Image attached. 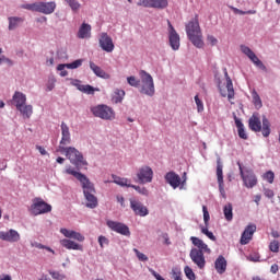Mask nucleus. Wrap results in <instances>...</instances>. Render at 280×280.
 Segmentation results:
<instances>
[{
    "instance_id": "f257e3e1",
    "label": "nucleus",
    "mask_w": 280,
    "mask_h": 280,
    "mask_svg": "<svg viewBox=\"0 0 280 280\" xmlns=\"http://www.w3.org/2000/svg\"><path fill=\"white\" fill-rule=\"evenodd\" d=\"M66 174H70L71 176H74L77 180L81 182L83 194L85 196V199L88 200L86 207L89 209H95L97 207V197H95V186H93V183L89 180V177L86 175L74 171L71 168V166L66 168Z\"/></svg>"
},
{
    "instance_id": "f03ea898",
    "label": "nucleus",
    "mask_w": 280,
    "mask_h": 280,
    "mask_svg": "<svg viewBox=\"0 0 280 280\" xmlns=\"http://www.w3.org/2000/svg\"><path fill=\"white\" fill-rule=\"evenodd\" d=\"M186 34L195 47L198 49H202V47H205V42L202 40V31L200 30V22H198V16L186 24Z\"/></svg>"
},
{
    "instance_id": "7ed1b4c3",
    "label": "nucleus",
    "mask_w": 280,
    "mask_h": 280,
    "mask_svg": "<svg viewBox=\"0 0 280 280\" xmlns=\"http://www.w3.org/2000/svg\"><path fill=\"white\" fill-rule=\"evenodd\" d=\"M57 152H60V154H66L67 159H69L72 165H86V161H84L82 153H80V151L73 147H63V150L57 149Z\"/></svg>"
},
{
    "instance_id": "20e7f679",
    "label": "nucleus",
    "mask_w": 280,
    "mask_h": 280,
    "mask_svg": "<svg viewBox=\"0 0 280 280\" xmlns=\"http://www.w3.org/2000/svg\"><path fill=\"white\" fill-rule=\"evenodd\" d=\"M24 10L31 12H40L42 14H54L56 12V2H35L32 4H24Z\"/></svg>"
},
{
    "instance_id": "39448f33",
    "label": "nucleus",
    "mask_w": 280,
    "mask_h": 280,
    "mask_svg": "<svg viewBox=\"0 0 280 280\" xmlns=\"http://www.w3.org/2000/svg\"><path fill=\"white\" fill-rule=\"evenodd\" d=\"M140 78H141L140 93H143V95H149V97H152L155 93L154 79H152V75L145 72V70L140 71Z\"/></svg>"
},
{
    "instance_id": "423d86ee",
    "label": "nucleus",
    "mask_w": 280,
    "mask_h": 280,
    "mask_svg": "<svg viewBox=\"0 0 280 280\" xmlns=\"http://www.w3.org/2000/svg\"><path fill=\"white\" fill-rule=\"evenodd\" d=\"M91 113L94 117H98V119H104L105 121H113L115 119V110L108 105L102 104L91 107Z\"/></svg>"
},
{
    "instance_id": "0eeeda50",
    "label": "nucleus",
    "mask_w": 280,
    "mask_h": 280,
    "mask_svg": "<svg viewBox=\"0 0 280 280\" xmlns=\"http://www.w3.org/2000/svg\"><path fill=\"white\" fill-rule=\"evenodd\" d=\"M203 248H207V247L205 246L195 247L190 250V254H189L191 261L197 265L199 270H203L205 266H207Z\"/></svg>"
},
{
    "instance_id": "6e6552de",
    "label": "nucleus",
    "mask_w": 280,
    "mask_h": 280,
    "mask_svg": "<svg viewBox=\"0 0 280 280\" xmlns=\"http://www.w3.org/2000/svg\"><path fill=\"white\" fill-rule=\"evenodd\" d=\"M168 25V43L173 51H178L180 49V35L176 32V28L172 25V22L167 20Z\"/></svg>"
},
{
    "instance_id": "1a4fd4ad",
    "label": "nucleus",
    "mask_w": 280,
    "mask_h": 280,
    "mask_svg": "<svg viewBox=\"0 0 280 280\" xmlns=\"http://www.w3.org/2000/svg\"><path fill=\"white\" fill-rule=\"evenodd\" d=\"M137 178L140 185L151 183L152 179L154 178V171H152V167L150 166H142L139 168L137 173Z\"/></svg>"
},
{
    "instance_id": "9d476101",
    "label": "nucleus",
    "mask_w": 280,
    "mask_h": 280,
    "mask_svg": "<svg viewBox=\"0 0 280 280\" xmlns=\"http://www.w3.org/2000/svg\"><path fill=\"white\" fill-rule=\"evenodd\" d=\"M238 170L245 187L253 189V187L257 185V176H255V173H253V171H246V173H244V168H242V164L240 163Z\"/></svg>"
},
{
    "instance_id": "9b49d317",
    "label": "nucleus",
    "mask_w": 280,
    "mask_h": 280,
    "mask_svg": "<svg viewBox=\"0 0 280 280\" xmlns=\"http://www.w3.org/2000/svg\"><path fill=\"white\" fill-rule=\"evenodd\" d=\"M106 224L108 229H110V231H114V233H118L119 235H125V236L130 235V228H128V225H126L125 223L107 220Z\"/></svg>"
},
{
    "instance_id": "f8f14e48",
    "label": "nucleus",
    "mask_w": 280,
    "mask_h": 280,
    "mask_svg": "<svg viewBox=\"0 0 280 280\" xmlns=\"http://www.w3.org/2000/svg\"><path fill=\"white\" fill-rule=\"evenodd\" d=\"M98 43L103 51H106L107 54H113V51H115V44L113 43V38L108 36V33H101Z\"/></svg>"
},
{
    "instance_id": "ddd939ff",
    "label": "nucleus",
    "mask_w": 280,
    "mask_h": 280,
    "mask_svg": "<svg viewBox=\"0 0 280 280\" xmlns=\"http://www.w3.org/2000/svg\"><path fill=\"white\" fill-rule=\"evenodd\" d=\"M241 50L252 60V62L258 67V69H261V71H268V68H266V65L261 60H259V57L255 55L253 49H250L248 46H241Z\"/></svg>"
},
{
    "instance_id": "4468645a",
    "label": "nucleus",
    "mask_w": 280,
    "mask_h": 280,
    "mask_svg": "<svg viewBox=\"0 0 280 280\" xmlns=\"http://www.w3.org/2000/svg\"><path fill=\"white\" fill-rule=\"evenodd\" d=\"M31 211L33 215L49 213L51 212V205L45 202L44 200H37L31 206Z\"/></svg>"
},
{
    "instance_id": "2eb2a0df",
    "label": "nucleus",
    "mask_w": 280,
    "mask_h": 280,
    "mask_svg": "<svg viewBox=\"0 0 280 280\" xmlns=\"http://www.w3.org/2000/svg\"><path fill=\"white\" fill-rule=\"evenodd\" d=\"M61 140L59 142V150H65L67 145H71V131H69V126L65 121L61 122Z\"/></svg>"
},
{
    "instance_id": "dca6fc26",
    "label": "nucleus",
    "mask_w": 280,
    "mask_h": 280,
    "mask_svg": "<svg viewBox=\"0 0 280 280\" xmlns=\"http://www.w3.org/2000/svg\"><path fill=\"white\" fill-rule=\"evenodd\" d=\"M130 208L132 209L135 215H139L140 218H145V215L150 213L148 207L136 199H130Z\"/></svg>"
},
{
    "instance_id": "f3484780",
    "label": "nucleus",
    "mask_w": 280,
    "mask_h": 280,
    "mask_svg": "<svg viewBox=\"0 0 280 280\" xmlns=\"http://www.w3.org/2000/svg\"><path fill=\"white\" fill-rule=\"evenodd\" d=\"M255 231H257V225L255 224L247 225L241 236V244L242 245L248 244L253 240V235L255 234Z\"/></svg>"
},
{
    "instance_id": "a211bd4d",
    "label": "nucleus",
    "mask_w": 280,
    "mask_h": 280,
    "mask_svg": "<svg viewBox=\"0 0 280 280\" xmlns=\"http://www.w3.org/2000/svg\"><path fill=\"white\" fill-rule=\"evenodd\" d=\"M249 130L253 132H261V118L259 113H254L248 120Z\"/></svg>"
},
{
    "instance_id": "6ab92c4d",
    "label": "nucleus",
    "mask_w": 280,
    "mask_h": 280,
    "mask_svg": "<svg viewBox=\"0 0 280 280\" xmlns=\"http://www.w3.org/2000/svg\"><path fill=\"white\" fill-rule=\"evenodd\" d=\"M222 168H223L222 160L219 158L217 160V178H218L220 194L224 195V175L222 173Z\"/></svg>"
},
{
    "instance_id": "aec40b11",
    "label": "nucleus",
    "mask_w": 280,
    "mask_h": 280,
    "mask_svg": "<svg viewBox=\"0 0 280 280\" xmlns=\"http://www.w3.org/2000/svg\"><path fill=\"white\" fill-rule=\"evenodd\" d=\"M165 180L173 187V189H177V187H180V176L176 174L175 172H168L165 175Z\"/></svg>"
},
{
    "instance_id": "412c9836",
    "label": "nucleus",
    "mask_w": 280,
    "mask_h": 280,
    "mask_svg": "<svg viewBox=\"0 0 280 280\" xmlns=\"http://www.w3.org/2000/svg\"><path fill=\"white\" fill-rule=\"evenodd\" d=\"M0 240H3L4 242H19L21 235L15 230H10L9 232L0 231Z\"/></svg>"
},
{
    "instance_id": "4be33fe9",
    "label": "nucleus",
    "mask_w": 280,
    "mask_h": 280,
    "mask_svg": "<svg viewBox=\"0 0 280 280\" xmlns=\"http://www.w3.org/2000/svg\"><path fill=\"white\" fill-rule=\"evenodd\" d=\"M90 69L96 74L97 78H102L103 80H110V74L104 71L100 66L95 65V62L90 61Z\"/></svg>"
},
{
    "instance_id": "5701e85b",
    "label": "nucleus",
    "mask_w": 280,
    "mask_h": 280,
    "mask_svg": "<svg viewBox=\"0 0 280 280\" xmlns=\"http://www.w3.org/2000/svg\"><path fill=\"white\" fill-rule=\"evenodd\" d=\"M225 80H226V91L228 94L224 92H221L222 97H228L230 100H233L235 97V90L233 89V81L231 80V77H229V72L225 70Z\"/></svg>"
},
{
    "instance_id": "b1692460",
    "label": "nucleus",
    "mask_w": 280,
    "mask_h": 280,
    "mask_svg": "<svg viewBox=\"0 0 280 280\" xmlns=\"http://www.w3.org/2000/svg\"><path fill=\"white\" fill-rule=\"evenodd\" d=\"M226 258L224 256H219L214 261V268L218 275H224L226 272Z\"/></svg>"
},
{
    "instance_id": "393cba45",
    "label": "nucleus",
    "mask_w": 280,
    "mask_h": 280,
    "mask_svg": "<svg viewBox=\"0 0 280 280\" xmlns=\"http://www.w3.org/2000/svg\"><path fill=\"white\" fill-rule=\"evenodd\" d=\"M16 109L21 108V106H24L27 102V96L22 92H15L12 97Z\"/></svg>"
},
{
    "instance_id": "a878e982",
    "label": "nucleus",
    "mask_w": 280,
    "mask_h": 280,
    "mask_svg": "<svg viewBox=\"0 0 280 280\" xmlns=\"http://www.w3.org/2000/svg\"><path fill=\"white\" fill-rule=\"evenodd\" d=\"M234 121L237 128L240 139H244L246 141V139H248V135H246V130L244 129V124L240 118H237V115L235 114H234Z\"/></svg>"
},
{
    "instance_id": "bb28decb",
    "label": "nucleus",
    "mask_w": 280,
    "mask_h": 280,
    "mask_svg": "<svg viewBox=\"0 0 280 280\" xmlns=\"http://www.w3.org/2000/svg\"><path fill=\"white\" fill-rule=\"evenodd\" d=\"M82 62H84V59H77L71 63H60L57 66V71H62V69H79Z\"/></svg>"
},
{
    "instance_id": "cd10ccee",
    "label": "nucleus",
    "mask_w": 280,
    "mask_h": 280,
    "mask_svg": "<svg viewBox=\"0 0 280 280\" xmlns=\"http://www.w3.org/2000/svg\"><path fill=\"white\" fill-rule=\"evenodd\" d=\"M16 110H19L21 113V115L23 116L24 119H30V117H32V115H34V107L32 105L24 104V105L18 107Z\"/></svg>"
},
{
    "instance_id": "c85d7f7f",
    "label": "nucleus",
    "mask_w": 280,
    "mask_h": 280,
    "mask_svg": "<svg viewBox=\"0 0 280 280\" xmlns=\"http://www.w3.org/2000/svg\"><path fill=\"white\" fill-rule=\"evenodd\" d=\"M78 38H91V24L83 23L80 26Z\"/></svg>"
},
{
    "instance_id": "c756f323",
    "label": "nucleus",
    "mask_w": 280,
    "mask_h": 280,
    "mask_svg": "<svg viewBox=\"0 0 280 280\" xmlns=\"http://www.w3.org/2000/svg\"><path fill=\"white\" fill-rule=\"evenodd\" d=\"M124 97H126V91L116 89L113 95V103L121 104V102H124Z\"/></svg>"
},
{
    "instance_id": "7c9ffc66",
    "label": "nucleus",
    "mask_w": 280,
    "mask_h": 280,
    "mask_svg": "<svg viewBox=\"0 0 280 280\" xmlns=\"http://www.w3.org/2000/svg\"><path fill=\"white\" fill-rule=\"evenodd\" d=\"M223 213L224 218L228 222H231L233 220V205L232 203H226L223 207Z\"/></svg>"
},
{
    "instance_id": "2f4dec72",
    "label": "nucleus",
    "mask_w": 280,
    "mask_h": 280,
    "mask_svg": "<svg viewBox=\"0 0 280 280\" xmlns=\"http://www.w3.org/2000/svg\"><path fill=\"white\" fill-rule=\"evenodd\" d=\"M262 137H270V120L266 116H262Z\"/></svg>"
},
{
    "instance_id": "473e14b6",
    "label": "nucleus",
    "mask_w": 280,
    "mask_h": 280,
    "mask_svg": "<svg viewBox=\"0 0 280 280\" xmlns=\"http://www.w3.org/2000/svg\"><path fill=\"white\" fill-rule=\"evenodd\" d=\"M19 23H23V18H9V30H16L19 27Z\"/></svg>"
},
{
    "instance_id": "72a5a7b5",
    "label": "nucleus",
    "mask_w": 280,
    "mask_h": 280,
    "mask_svg": "<svg viewBox=\"0 0 280 280\" xmlns=\"http://www.w3.org/2000/svg\"><path fill=\"white\" fill-rule=\"evenodd\" d=\"M66 3L71 8L72 12H79L80 9L82 8V4L78 2V0H65Z\"/></svg>"
},
{
    "instance_id": "f704fd0d",
    "label": "nucleus",
    "mask_w": 280,
    "mask_h": 280,
    "mask_svg": "<svg viewBox=\"0 0 280 280\" xmlns=\"http://www.w3.org/2000/svg\"><path fill=\"white\" fill-rule=\"evenodd\" d=\"M167 5V0H153V8H155L156 10H165Z\"/></svg>"
},
{
    "instance_id": "c9c22d12",
    "label": "nucleus",
    "mask_w": 280,
    "mask_h": 280,
    "mask_svg": "<svg viewBox=\"0 0 280 280\" xmlns=\"http://www.w3.org/2000/svg\"><path fill=\"white\" fill-rule=\"evenodd\" d=\"M114 183L120 187H131L130 180L128 178L115 177Z\"/></svg>"
},
{
    "instance_id": "e433bc0d",
    "label": "nucleus",
    "mask_w": 280,
    "mask_h": 280,
    "mask_svg": "<svg viewBox=\"0 0 280 280\" xmlns=\"http://www.w3.org/2000/svg\"><path fill=\"white\" fill-rule=\"evenodd\" d=\"M95 91H100V89H95L92 85L88 84V85H83L81 88V92L82 93H86L88 95H94Z\"/></svg>"
},
{
    "instance_id": "4c0bfd02",
    "label": "nucleus",
    "mask_w": 280,
    "mask_h": 280,
    "mask_svg": "<svg viewBox=\"0 0 280 280\" xmlns=\"http://www.w3.org/2000/svg\"><path fill=\"white\" fill-rule=\"evenodd\" d=\"M264 180H267L269 185H272L275 183V172L268 171L262 175Z\"/></svg>"
},
{
    "instance_id": "58836bf2",
    "label": "nucleus",
    "mask_w": 280,
    "mask_h": 280,
    "mask_svg": "<svg viewBox=\"0 0 280 280\" xmlns=\"http://www.w3.org/2000/svg\"><path fill=\"white\" fill-rule=\"evenodd\" d=\"M184 272H185V276L187 277V279L196 280V273L194 272V269H191V267L186 266L184 268Z\"/></svg>"
},
{
    "instance_id": "ea45409f",
    "label": "nucleus",
    "mask_w": 280,
    "mask_h": 280,
    "mask_svg": "<svg viewBox=\"0 0 280 280\" xmlns=\"http://www.w3.org/2000/svg\"><path fill=\"white\" fill-rule=\"evenodd\" d=\"M195 104L197 106L198 113L205 112V103H202V100H200V97L198 95L195 96Z\"/></svg>"
},
{
    "instance_id": "a19ab883",
    "label": "nucleus",
    "mask_w": 280,
    "mask_h": 280,
    "mask_svg": "<svg viewBox=\"0 0 280 280\" xmlns=\"http://www.w3.org/2000/svg\"><path fill=\"white\" fill-rule=\"evenodd\" d=\"M172 277L174 280H183V272L179 268H173L172 269Z\"/></svg>"
},
{
    "instance_id": "79ce46f5",
    "label": "nucleus",
    "mask_w": 280,
    "mask_h": 280,
    "mask_svg": "<svg viewBox=\"0 0 280 280\" xmlns=\"http://www.w3.org/2000/svg\"><path fill=\"white\" fill-rule=\"evenodd\" d=\"M138 5L142 8H154V0H139Z\"/></svg>"
},
{
    "instance_id": "37998d69",
    "label": "nucleus",
    "mask_w": 280,
    "mask_h": 280,
    "mask_svg": "<svg viewBox=\"0 0 280 280\" xmlns=\"http://www.w3.org/2000/svg\"><path fill=\"white\" fill-rule=\"evenodd\" d=\"M127 82L130 86H135L136 89L139 88V85L141 84V81L137 80L136 77H128Z\"/></svg>"
},
{
    "instance_id": "c03bdc74",
    "label": "nucleus",
    "mask_w": 280,
    "mask_h": 280,
    "mask_svg": "<svg viewBox=\"0 0 280 280\" xmlns=\"http://www.w3.org/2000/svg\"><path fill=\"white\" fill-rule=\"evenodd\" d=\"M203 211V222L206 226H209V220H211V217L209 215V209L207 206H202Z\"/></svg>"
},
{
    "instance_id": "a18cd8bd",
    "label": "nucleus",
    "mask_w": 280,
    "mask_h": 280,
    "mask_svg": "<svg viewBox=\"0 0 280 280\" xmlns=\"http://www.w3.org/2000/svg\"><path fill=\"white\" fill-rule=\"evenodd\" d=\"M130 187L132 189H136L138 191V194H141L142 196H148L150 194V191L147 190L145 187H140V186H136V185H131Z\"/></svg>"
},
{
    "instance_id": "49530a36",
    "label": "nucleus",
    "mask_w": 280,
    "mask_h": 280,
    "mask_svg": "<svg viewBox=\"0 0 280 280\" xmlns=\"http://www.w3.org/2000/svg\"><path fill=\"white\" fill-rule=\"evenodd\" d=\"M253 100H254V105L256 106V108H261V106H262L261 97H259V94H257V92H255L253 94Z\"/></svg>"
},
{
    "instance_id": "de8ad7c7",
    "label": "nucleus",
    "mask_w": 280,
    "mask_h": 280,
    "mask_svg": "<svg viewBox=\"0 0 280 280\" xmlns=\"http://www.w3.org/2000/svg\"><path fill=\"white\" fill-rule=\"evenodd\" d=\"M60 233H61L62 235H65V237H69L70 240H72V237H73L75 231H73V230H68V229L62 228V229L60 230Z\"/></svg>"
},
{
    "instance_id": "09e8293b",
    "label": "nucleus",
    "mask_w": 280,
    "mask_h": 280,
    "mask_svg": "<svg viewBox=\"0 0 280 280\" xmlns=\"http://www.w3.org/2000/svg\"><path fill=\"white\" fill-rule=\"evenodd\" d=\"M247 260H248V261H254V262L259 261V253L254 252V253L249 254V255L247 256Z\"/></svg>"
},
{
    "instance_id": "8fccbe9b",
    "label": "nucleus",
    "mask_w": 280,
    "mask_h": 280,
    "mask_svg": "<svg viewBox=\"0 0 280 280\" xmlns=\"http://www.w3.org/2000/svg\"><path fill=\"white\" fill-rule=\"evenodd\" d=\"M190 240H191L194 246H207V244H205L202 242V240H200V238H198L196 236H191Z\"/></svg>"
},
{
    "instance_id": "3c124183",
    "label": "nucleus",
    "mask_w": 280,
    "mask_h": 280,
    "mask_svg": "<svg viewBox=\"0 0 280 280\" xmlns=\"http://www.w3.org/2000/svg\"><path fill=\"white\" fill-rule=\"evenodd\" d=\"M133 252L136 253L139 261H148V256H145L143 253L139 252V249L135 248Z\"/></svg>"
},
{
    "instance_id": "603ef678",
    "label": "nucleus",
    "mask_w": 280,
    "mask_h": 280,
    "mask_svg": "<svg viewBox=\"0 0 280 280\" xmlns=\"http://www.w3.org/2000/svg\"><path fill=\"white\" fill-rule=\"evenodd\" d=\"M201 233H203V235H207V237H209V240H212L214 242L215 235H213L212 232H209V229L201 228Z\"/></svg>"
},
{
    "instance_id": "864d4df0",
    "label": "nucleus",
    "mask_w": 280,
    "mask_h": 280,
    "mask_svg": "<svg viewBox=\"0 0 280 280\" xmlns=\"http://www.w3.org/2000/svg\"><path fill=\"white\" fill-rule=\"evenodd\" d=\"M49 275L56 280L65 279V275L60 273L59 271H49Z\"/></svg>"
},
{
    "instance_id": "5fc2aeb1",
    "label": "nucleus",
    "mask_w": 280,
    "mask_h": 280,
    "mask_svg": "<svg viewBox=\"0 0 280 280\" xmlns=\"http://www.w3.org/2000/svg\"><path fill=\"white\" fill-rule=\"evenodd\" d=\"M264 195L266 198H275V190L270 188H264Z\"/></svg>"
},
{
    "instance_id": "6e6d98bb",
    "label": "nucleus",
    "mask_w": 280,
    "mask_h": 280,
    "mask_svg": "<svg viewBox=\"0 0 280 280\" xmlns=\"http://www.w3.org/2000/svg\"><path fill=\"white\" fill-rule=\"evenodd\" d=\"M207 40L212 47H214V45H218V38H215V36L213 35H208Z\"/></svg>"
},
{
    "instance_id": "4d7b16f0",
    "label": "nucleus",
    "mask_w": 280,
    "mask_h": 280,
    "mask_svg": "<svg viewBox=\"0 0 280 280\" xmlns=\"http://www.w3.org/2000/svg\"><path fill=\"white\" fill-rule=\"evenodd\" d=\"M71 80V84H72V86H77V89L79 90V91H82V84H81V81L80 80H78V79H70Z\"/></svg>"
},
{
    "instance_id": "13d9d810",
    "label": "nucleus",
    "mask_w": 280,
    "mask_h": 280,
    "mask_svg": "<svg viewBox=\"0 0 280 280\" xmlns=\"http://www.w3.org/2000/svg\"><path fill=\"white\" fill-rule=\"evenodd\" d=\"M72 240H77V242H84V235H82L80 232H74Z\"/></svg>"
},
{
    "instance_id": "bf43d9fd",
    "label": "nucleus",
    "mask_w": 280,
    "mask_h": 280,
    "mask_svg": "<svg viewBox=\"0 0 280 280\" xmlns=\"http://www.w3.org/2000/svg\"><path fill=\"white\" fill-rule=\"evenodd\" d=\"M98 244L100 246H108V240L106 238V236H100Z\"/></svg>"
},
{
    "instance_id": "052dcab7",
    "label": "nucleus",
    "mask_w": 280,
    "mask_h": 280,
    "mask_svg": "<svg viewBox=\"0 0 280 280\" xmlns=\"http://www.w3.org/2000/svg\"><path fill=\"white\" fill-rule=\"evenodd\" d=\"M270 272H272V275H277L279 272V265L273 264L270 268Z\"/></svg>"
},
{
    "instance_id": "680f3d73",
    "label": "nucleus",
    "mask_w": 280,
    "mask_h": 280,
    "mask_svg": "<svg viewBox=\"0 0 280 280\" xmlns=\"http://www.w3.org/2000/svg\"><path fill=\"white\" fill-rule=\"evenodd\" d=\"M36 150H38L39 154H42V156L47 155V150H45V148L37 145Z\"/></svg>"
},
{
    "instance_id": "e2e57ef3",
    "label": "nucleus",
    "mask_w": 280,
    "mask_h": 280,
    "mask_svg": "<svg viewBox=\"0 0 280 280\" xmlns=\"http://www.w3.org/2000/svg\"><path fill=\"white\" fill-rule=\"evenodd\" d=\"M116 199H117V202H119V205H120L121 207H126V206L124 205L125 199H124L122 196H117Z\"/></svg>"
},
{
    "instance_id": "0e129e2a",
    "label": "nucleus",
    "mask_w": 280,
    "mask_h": 280,
    "mask_svg": "<svg viewBox=\"0 0 280 280\" xmlns=\"http://www.w3.org/2000/svg\"><path fill=\"white\" fill-rule=\"evenodd\" d=\"M232 10H233L234 14L244 15V14L246 13L245 11H242V10H240V9H237V8H232Z\"/></svg>"
},
{
    "instance_id": "69168bd1",
    "label": "nucleus",
    "mask_w": 280,
    "mask_h": 280,
    "mask_svg": "<svg viewBox=\"0 0 280 280\" xmlns=\"http://www.w3.org/2000/svg\"><path fill=\"white\" fill-rule=\"evenodd\" d=\"M151 272H152L153 277H155L156 280H165L156 271L152 270Z\"/></svg>"
},
{
    "instance_id": "338daca9",
    "label": "nucleus",
    "mask_w": 280,
    "mask_h": 280,
    "mask_svg": "<svg viewBox=\"0 0 280 280\" xmlns=\"http://www.w3.org/2000/svg\"><path fill=\"white\" fill-rule=\"evenodd\" d=\"M271 235H272L275 238L280 237V233H279V231H277V230H272V231H271Z\"/></svg>"
},
{
    "instance_id": "774afa93",
    "label": "nucleus",
    "mask_w": 280,
    "mask_h": 280,
    "mask_svg": "<svg viewBox=\"0 0 280 280\" xmlns=\"http://www.w3.org/2000/svg\"><path fill=\"white\" fill-rule=\"evenodd\" d=\"M0 280H12V277L10 275H3L0 277Z\"/></svg>"
}]
</instances>
